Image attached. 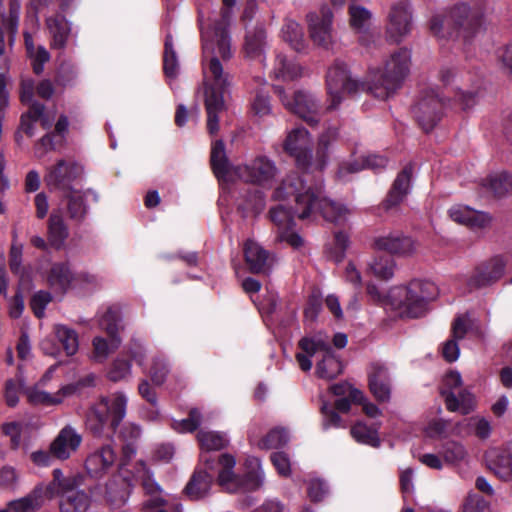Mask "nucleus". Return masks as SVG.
Here are the masks:
<instances>
[{"label": "nucleus", "instance_id": "51", "mask_svg": "<svg viewBox=\"0 0 512 512\" xmlns=\"http://www.w3.org/2000/svg\"><path fill=\"white\" fill-rule=\"evenodd\" d=\"M489 468L503 481L512 478V459L504 453L498 454L491 460Z\"/></svg>", "mask_w": 512, "mask_h": 512}, {"label": "nucleus", "instance_id": "21", "mask_svg": "<svg viewBox=\"0 0 512 512\" xmlns=\"http://www.w3.org/2000/svg\"><path fill=\"white\" fill-rule=\"evenodd\" d=\"M134 487L133 477L123 472L114 474L106 483L105 499L115 509L125 505Z\"/></svg>", "mask_w": 512, "mask_h": 512}, {"label": "nucleus", "instance_id": "37", "mask_svg": "<svg viewBox=\"0 0 512 512\" xmlns=\"http://www.w3.org/2000/svg\"><path fill=\"white\" fill-rule=\"evenodd\" d=\"M68 237V228L62 215L52 213L48 220V240L52 247L59 249Z\"/></svg>", "mask_w": 512, "mask_h": 512}, {"label": "nucleus", "instance_id": "42", "mask_svg": "<svg viewBox=\"0 0 512 512\" xmlns=\"http://www.w3.org/2000/svg\"><path fill=\"white\" fill-rule=\"evenodd\" d=\"M295 206L291 210L286 209L283 205H278L269 210V219L277 227V232L283 231L288 228L295 227L294 217Z\"/></svg>", "mask_w": 512, "mask_h": 512}, {"label": "nucleus", "instance_id": "54", "mask_svg": "<svg viewBox=\"0 0 512 512\" xmlns=\"http://www.w3.org/2000/svg\"><path fill=\"white\" fill-rule=\"evenodd\" d=\"M441 455L445 462L455 464L464 459L466 450L462 444L456 441H447L442 446Z\"/></svg>", "mask_w": 512, "mask_h": 512}, {"label": "nucleus", "instance_id": "14", "mask_svg": "<svg viewBox=\"0 0 512 512\" xmlns=\"http://www.w3.org/2000/svg\"><path fill=\"white\" fill-rule=\"evenodd\" d=\"M505 268L506 261L500 255L482 261L475 266L466 281L468 291L485 288L498 282L503 277Z\"/></svg>", "mask_w": 512, "mask_h": 512}, {"label": "nucleus", "instance_id": "24", "mask_svg": "<svg viewBox=\"0 0 512 512\" xmlns=\"http://www.w3.org/2000/svg\"><path fill=\"white\" fill-rule=\"evenodd\" d=\"M372 247L377 251H385L388 256H405L414 250V242L409 236L400 233H390L386 236L376 237Z\"/></svg>", "mask_w": 512, "mask_h": 512}, {"label": "nucleus", "instance_id": "26", "mask_svg": "<svg viewBox=\"0 0 512 512\" xmlns=\"http://www.w3.org/2000/svg\"><path fill=\"white\" fill-rule=\"evenodd\" d=\"M215 472L207 469L205 466L204 468L197 467L184 488L185 495L190 500L204 498L209 492Z\"/></svg>", "mask_w": 512, "mask_h": 512}, {"label": "nucleus", "instance_id": "44", "mask_svg": "<svg viewBox=\"0 0 512 512\" xmlns=\"http://www.w3.org/2000/svg\"><path fill=\"white\" fill-rule=\"evenodd\" d=\"M258 469L248 470L243 476L239 477L235 474L233 480L225 483L224 485L233 483L236 484L243 491H255L263 483V473L260 470V464L256 460Z\"/></svg>", "mask_w": 512, "mask_h": 512}, {"label": "nucleus", "instance_id": "27", "mask_svg": "<svg viewBox=\"0 0 512 512\" xmlns=\"http://www.w3.org/2000/svg\"><path fill=\"white\" fill-rule=\"evenodd\" d=\"M116 453L111 445H104L91 453L85 461V468L89 475L98 478L113 467Z\"/></svg>", "mask_w": 512, "mask_h": 512}, {"label": "nucleus", "instance_id": "39", "mask_svg": "<svg viewBox=\"0 0 512 512\" xmlns=\"http://www.w3.org/2000/svg\"><path fill=\"white\" fill-rule=\"evenodd\" d=\"M483 186L496 197L506 196L512 191V176L507 172L492 174L484 180Z\"/></svg>", "mask_w": 512, "mask_h": 512}, {"label": "nucleus", "instance_id": "63", "mask_svg": "<svg viewBox=\"0 0 512 512\" xmlns=\"http://www.w3.org/2000/svg\"><path fill=\"white\" fill-rule=\"evenodd\" d=\"M270 460L279 475L288 477L291 474L290 460L285 452H273L270 456Z\"/></svg>", "mask_w": 512, "mask_h": 512}, {"label": "nucleus", "instance_id": "17", "mask_svg": "<svg viewBox=\"0 0 512 512\" xmlns=\"http://www.w3.org/2000/svg\"><path fill=\"white\" fill-rule=\"evenodd\" d=\"M368 388L379 403L389 402L391 398V377L387 366L381 362H372L367 369Z\"/></svg>", "mask_w": 512, "mask_h": 512}, {"label": "nucleus", "instance_id": "25", "mask_svg": "<svg viewBox=\"0 0 512 512\" xmlns=\"http://www.w3.org/2000/svg\"><path fill=\"white\" fill-rule=\"evenodd\" d=\"M450 218L471 229H483L490 225L492 217L486 212L476 211L468 206L455 205L449 211Z\"/></svg>", "mask_w": 512, "mask_h": 512}, {"label": "nucleus", "instance_id": "16", "mask_svg": "<svg viewBox=\"0 0 512 512\" xmlns=\"http://www.w3.org/2000/svg\"><path fill=\"white\" fill-rule=\"evenodd\" d=\"M308 131L295 128L284 142V151L295 159L297 168L307 171L312 165V149L308 145Z\"/></svg>", "mask_w": 512, "mask_h": 512}, {"label": "nucleus", "instance_id": "59", "mask_svg": "<svg viewBox=\"0 0 512 512\" xmlns=\"http://www.w3.org/2000/svg\"><path fill=\"white\" fill-rule=\"evenodd\" d=\"M53 300L52 294L45 290L36 292L30 300V307L33 314L38 319H41L45 314L47 305Z\"/></svg>", "mask_w": 512, "mask_h": 512}, {"label": "nucleus", "instance_id": "9", "mask_svg": "<svg viewBox=\"0 0 512 512\" xmlns=\"http://www.w3.org/2000/svg\"><path fill=\"white\" fill-rule=\"evenodd\" d=\"M365 84L351 77L347 65L336 60L329 67L326 74V88L329 96V110L336 109L342 102L344 94H352L360 88L364 89Z\"/></svg>", "mask_w": 512, "mask_h": 512}, {"label": "nucleus", "instance_id": "6", "mask_svg": "<svg viewBox=\"0 0 512 512\" xmlns=\"http://www.w3.org/2000/svg\"><path fill=\"white\" fill-rule=\"evenodd\" d=\"M84 476L80 473L64 475L61 469L52 471V480L47 483V497L51 500L59 497L60 512H87L91 505V496L80 489Z\"/></svg>", "mask_w": 512, "mask_h": 512}, {"label": "nucleus", "instance_id": "36", "mask_svg": "<svg viewBox=\"0 0 512 512\" xmlns=\"http://www.w3.org/2000/svg\"><path fill=\"white\" fill-rule=\"evenodd\" d=\"M266 30L263 25H256L253 30L247 31L244 43L245 55L251 59L261 56L266 44Z\"/></svg>", "mask_w": 512, "mask_h": 512}, {"label": "nucleus", "instance_id": "60", "mask_svg": "<svg viewBox=\"0 0 512 512\" xmlns=\"http://www.w3.org/2000/svg\"><path fill=\"white\" fill-rule=\"evenodd\" d=\"M364 169L365 165H363L362 158L360 160L353 159L349 161H343L338 166L336 177L343 182H347L349 181L350 175L358 173Z\"/></svg>", "mask_w": 512, "mask_h": 512}, {"label": "nucleus", "instance_id": "45", "mask_svg": "<svg viewBox=\"0 0 512 512\" xmlns=\"http://www.w3.org/2000/svg\"><path fill=\"white\" fill-rule=\"evenodd\" d=\"M330 343L327 338L321 334L311 337L305 336L298 341V347L302 352L310 357L314 356L317 352H322V355L330 350Z\"/></svg>", "mask_w": 512, "mask_h": 512}, {"label": "nucleus", "instance_id": "1", "mask_svg": "<svg viewBox=\"0 0 512 512\" xmlns=\"http://www.w3.org/2000/svg\"><path fill=\"white\" fill-rule=\"evenodd\" d=\"M305 174L291 173L275 189L274 197L278 200L295 201V213L301 220L318 212L325 220L339 223L345 219L347 209L328 199L320 186L307 185Z\"/></svg>", "mask_w": 512, "mask_h": 512}, {"label": "nucleus", "instance_id": "58", "mask_svg": "<svg viewBox=\"0 0 512 512\" xmlns=\"http://www.w3.org/2000/svg\"><path fill=\"white\" fill-rule=\"evenodd\" d=\"M131 373V362L129 359L124 358L123 356L117 357L109 371L108 378L113 382H118L123 380L125 377L130 375Z\"/></svg>", "mask_w": 512, "mask_h": 512}, {"label": "nucleus", "instance_id": "2", "mask_svg": "<svg viewBox=\"0 0 512 512\" xmlns=\"http://www.w3.org/2000/svg\"><path fill=\"white\" fill-rule=\"evenodd\" d=\"M366 290L374 303L401 319L423 316L428 303L438 294V288L433 282L417 279L410 281L407 286L390 289L387 295H382L377 286L372 283L367 285Z\"/></svg>", "mask_w": 512, "mask_h": 512}, {"label": "nucleus", "instance_id": "19", "mask_svg": "<svg viewBox=\"0 0 512 512\" xmlns=\"http://www.w3.org/2000/svg\"><path fill=\"white\" fill-rule=\"evenodd\" d=\"M413 170V164L408 163L397 174L395 180L387 192L386 197L381 202V208L384 211L388 212L394 208H397L406 199L411 189Z\"/></svg>", "mask_w": 512, "mask_h": 512}, {"label": "nucleus", "instance_id": "10", "mask_svg": "<svg viewBox=\"0 0 512 512\" xmlns=\"http://www.w3.org/2000/svg\"><path fill=\"white\" fill-rule=\"evenodd\" d=\"M445 98L433 89L423 90L420 99L412 107V114L419 127L426 133L432 131L442 117Z\"/></svg>", "mask_w": 512, "mask_h": 512}, {"label": "nucleus", "instance_id": "52", "mask_svg": "<svg viewBox=\"0 0 512 512\" xmlns=\"http://www.w3.org/2000/svg\"><path fill=\"white\" fill-rule=\"evenodd\" d=\"M17 234L13 233V239L9 250V269L16 276H23L24 268L22 266L23 245L16 241Z\"/></svg>", "mask_w": 512, "mask_h": 512}, {"label": "nucleus", "instance_id": "33", "mask_svg": "<svg viewBox=\"0 0 512 512\" xmlns=\"http://www.w3.org/2000/svg\"><path fill=\"white\" fill-rule=\"evenodd\" d=\"M244 259L251 273L266 271L269 253L258 243L247 240L244 244Z\"/></svg>", "mask_w": 512, "mask_h": 512}, {"label": "nucleus", "instance_id": "55", "mask_svg": "<svg viewBox=\"0 0 512 512\" xmlns=\"http://www.w3.org/2000/svg\"><path fill=\"white\" fill-rule=\"evenodd\" d=\"M202 415L199 409L191 408L188 417L186 419H182L180 421L173 422L174 430L178 432H194L198 429L201 424Z\"/></svg>", "mask_w": 512, "mask_h": 512}, {"label": "nucleus", "instance_id": "49", "mask_svg": "<svg viewBox=\"0 0 512 512\" xmlns=\"http://www.w3.org/2000/svg\"><path fill=\"white\" fill-rule=\"evenodd\" d=\"M77 77V67L71 62L63 61L56 71L54 80L56 85L66 88L74 86L76 84Z\"/></svg>", "mask_w": 512, "mask_h": 512}, {"label": "nucleus", "instance_id": "62", "mask_svg": "<svg viewBox=\"0 0 512 512\" xmlns=\"http://www.w3.org/2000/svg\"><path fill=\"white\" fill-rule=\"evenodd\" d=\"M138 466L141 467L143 471L142 479H141V485L144 490V492L150 496V498L161 496V488L156 483L151 476L149 475V472L146 468V465L143 461H139L137 463Z\"/></svg>", "mask_w": 512, "mask_h": 512}, {"label": "nucleus", "instance_id": "22", "mask_svg": "<svg viewBox=\"0 0 512 512\" xmlns=\"http://www.w3.org/2000/svg\"><path fill=\"white\" fill-rule=\"evenodd\" d=\"M82 442V436L70 425L63 427L50 444L55 459L66 460L76 452Z\"/></svg>", "mask_w": 512, "mask_h": 512}, {"label": "nucleus", "instance_id": "61", "mask_svg": "<svg viewBox=\"0 0 512 512\" xmlns=\"http://www.w3.org/2000/svg\"><path fill=\"white\" fill-rule=\"evenodd\" d=\"M28 401L32 405L52 406L62 403V397L53 396L46 391L32 390L27 395Z\"/></svg>", "mask_w": 512, "mask_h": 512}, {"label": "nucleus", "instance_id": "8", "mask_svg": "<svg viewBox=\"0 0 512 512\" xmlns=\"http://www.w3.org/2000/svg\"><path fill=\"white\" fill-rule=\"evenodd\" d=\"M206 70L210 74V80L205 83L207 131L215 135L219 131V114L225 110L224 94L230 86V79L216 55L210 58L208 66L204 67Z\"/></svg>", "mask_w": 512, "mask_h": 512}, {"label": "nucleus", "instance_id": "57", "mask_svg": "<svg viewBox=\"0 0 512 512\" xmlns=\"http://www.w3.org/2000/svg\"><path fill=\"white\" fill-rule=\"evenodd\" d=\"M337 134L338 132L336 128H328L319 137L317 157L318 166L320 169H322L326 164L328 148L330 146V143L337 137Z\"/></svg>", "mask_w": 512, "mask_h": 512}, {"label": "nucleus", "instance_id": "11", "mask_svg": "<svg viewBox=\"0 0 512 512\" xmlns=\"http://www.w3.org/2000/svg\"><path fill=\"white\" fill-rule=\"evenodd\" d=\"M274 92L286 109L303 119L309 126L319 123L320 104L315 97L304 91H296L288 96L282 86H275Z\"/></svg>", "mask_w": 512, "mask_h": 512}, {"label": "nucleus", "instance_id": "29", "mask_svg": "<svg viewBox=\"0 0 512 512\" xmlns=\"http://www.w3.org/2000/svg\"><path fill=\"white\" fill-rule=\"evenodd\" d=\"M210 165L215 177L219 181H228L233 175V168L226 155L225 143L218 139L212 143Z\"/></svg>", "mask_w": 512, "mask_h": 512}, {"label": "nucleus", "instance_id": "3", "mask_svg": "<svg viewBox=\"0 0 512 512\" xmlns=\"http://www.w3.org/2000/svg\"><path fill=\"white\" fill-rule=\"evenodd\" d=\"M483 21L481 6L460 2L452 6L445 16H433L429 28L435 36H444L443 30L446 29L449 38L462 39L464 44H469L481 31Z\"/></svg>", "mask_w": 512, "mask_h": 512}, {"label": "nucleus", "instance_id": "56", "mask_svg": "<svg viewBox=\"0 0 512 512\" xmlns=\"http://www.w3.org/2000/svg\"><path fill=\"white\" fill-rule=\"evenodd\" d=\"M227 24L217 23L215 25V36L217 38V54L223 59L227 60L231 57L230 38L226 29Z\"/></svg>", "mask_w": 512, "mask_h": 512}, {"label": "nucleus", "instance_id": "20", "mask_svg": "<svg viewBox=\"0 0 512 512\" xmlns=\"http://www.w3.org/2000/svg\"><path fill=\"white\" fill-rule=\"evenodd\" d=\"M333 14L329 7L323 6L320 13L307 15L309 33L314 44L327 48L331 43V25Z\"/></svg>", "mask_w": 512, "mask_h": 512}, {"label": "nucleus", "instance_id": "5", "mask_svg": "<svg viewBox=\"0 0 512 512\" xmlns=\"http://www.w3.org/2000/svg\"><path fill=\"white\" fill-rule=\"evenodd\" d=\"M411 53L407 48H400L391 54L383 69H370L369 90L375 97L386 100L400 89L409 74Z\"/></svg>", "mask_w": 512, "mask_h": 512}, {"label": "nucleus", "instance_id": "28", "mask_svg": "<svg viewBox=\"0 0 512 512\" xmlns=\"http://www.w3.org/2000/svg\"><path fill=\"white\" fill-rule=\"evenodd\" d=\"M75 280L68 262L53 263L47 274V283L51 289L60 294H65Z\"/></svg>", "mask_w": 512, "mask_h": 512}, {"label": "nucleus", "instance_id": "35", "mask_svg": "<svg viewBox=\"0 0 512 512\" xmlns=\"http://www.w3.org/2000/svg\"><path fill=\"white\" fill-rule=\"evenodd\" d=\"M343 371V364L335 355L332 347L322 355V359L316 365V374L322 379H334Z\"/></svg>", "mask_w": 512, "mask_h": 512}, {"label": "nucleus", "instance_id": "12", "mask_svg": "<svg viewBox=\"0 0 512 512\" xmlns=\"http://www.w3.org/2000/svg\"><path fill=\"white\" fill-rule=\"evenodd\" d=\"M121 310L118 306L109 307L100 319V326L109 337V342L102 337L93 339L94 357L97 360L105 359L110 351L116 350L121 344L119 337Z\"/></svg>", "mask_w": 512, "mask_h": 512}, {"label": "nucleus", "instance_id": "41", "mask_svg": "<svg viewBox=\"0 0 512 512\" xmlns=\"http://www.w3.org/2000/svg\"><path fill=\"white\" fill-rule=\"evenodd\" d=\"M179 71V63L176 51L173 46V39L170 34L166 35L163 53V72L167 78L174 79Z\"/></svg>", "mask_w": 512, "mask_h": 512}, {"label": "nucleus", "instance_id": "13", "mask_svg": "<svg viewBox=\"0 0 512 512\" xmlns=\"http://www.w3.org/2000/svg\"><path fill=\"white\" fill-rule=\"evenodd\" d=\"M82 172V167L76 162L60 159L46 169L44 182L49 191L67 193L74 190L72 184L81 176Z\"/></svg>", "mask_w": 512, "mask_h": 512}, {"label": "nucleus", "instance_id": "15", "mask_svg": "<svg viewBox=\"0 0 512 512\" xmlns=\"http://www.w3.org/2000/svg\"><path fill=\"white\" fill-rule=\"evenodd\" d=\"M276 171V166L270 159L259 156L248 164L234 167L233 175L246 183L265 186L271 183Z\"/></svg>", "mask_w": 512, "mask_h": 512}, {"label": "nucleus", "instance_id": "40", "mask_svg": "<svg viewBox=\"0 0 512 512\" xmlns=\"http://www.w3.org/2000/svg\"><path fill=\"white\" fill-rule=\"evenodd\" d=\"M274 73L277 78L283 80H294L302 75V67L287 59L283 54H277L274 64Z\"/></svg>", "mask_w": 512, "mask_h": 512}, {"label": "nucleus", "instance_id": "30", "mask_svg": "<svg viewBox=\"0 0 512 512\" xmlns=\"http://www.w3.org/2000/svg\"><path fill=\"white\" fill-rule=\"evenodd\" d=\"M47 497V484L40 483L26 496L10 501L7 506L13 512H34L40 509Z\"/></svg>", "mask_w": 512, "mask_h": 512}, {"label": "nucleus", "instance_id": "23", "mask_svg": "<svg viewBox=\"0 0 512 512\" xmlns=\"http://www.w3.org/2000/svg\"><path fill=\"white\" fill-rule=\"evenodd\" d=\"M92 197L94 202L99 201V194L91 188L86 190H72L65 193L68 217L76 223H82L88 214L87 199Z\"/></svg>", "mask_w": 512, "mask_h": 512}, {"label": "nucleus", "instance_id": "47", "mask_svg": "<svg viewBox=\"0 0 512 512\" xmlns=\"http://www.w3.org/2000/svg\"><path fill=\"white\" fill-rule=\"evenodd\" d=\"M170 372L169 364L164 356L156 355L151 360L148 375L156 386L162 385Z\"/></svg>", "mask_w": 512, "mask_h": 512}, {"label": "nucleus", "instance_id": "4", "mask_svg": "<svg viewBox=\"0 0 512 512\" xmlns=\"http://www.w3.org/2000/svg\"><path fill=\"white\" fill-rule=\"evenodd\" d=\"M127 398L122 393L102 396L86 414V428L98 438L111 439L126 415Z\"/></svg>", "mask_w": 512, "mask_h": 512}, {"label": "nucleus", "instance_id": "53", "mask_svg": "<svg viewBox=\"0 0 512 512\" xmlns=\"http://www.w3.org/2000/svg\"><path fill=\"white\" fill-rule=\"evenodd\" d=\"M320 412L322 414V428L323 430H328L330 428H341L344 427L343 420L337 411L333 408V406L323 401L320 407Z\"/></svg>", "mask_w": 512, "mask_h": 512}, {"label": "nucleus", "instance_id": "18", "mask_svg": "<svg viewBox=\"0 0 512 512\" xmlns=\"http://www.w3.org/2000/svg\"><path fill=\"white\" fill-rule=\"evenodd\" d=\"M412 12L407 1H400L391 7L389 23L387 25L388 37L399 43L403 37L411 32Z\"/></svg>", "mask_w": 512, "mask_h": 512}, {"label": "nucleus", "instance_id": "7", "mask_svg": "<svg viewBox=\"0 0 512 512\" xmlns=\"http://www.w3.org/2000/svg\"><path fill=\"white\" fill-rule=\"evenodd\" d=\"M197 441L201 449L200 462L211 471H217V480L220 485L233 480V471L236 461L233 455L224 453L219 456H212L211 451H219L226 448L229 440L226 434L216 431L200 430L197 433Z\"/></svg>", "mask_w": 512, "mask_h": 512}, {"label": "nucleus", "instance_id": "32", "mask_svg": "<svg viewBox=\"0 0 512 512\" xmlns=\"http://www.w3.org/2000/svg\"><path fill=\"white\" fill-rule=\"evenodd\" d=\"M462 378L459 372L449 371L442 380L439 394L444 399L446 409L449 412H457L459 399L454 390L461 387Z\"/></svg>", "mask_w": 512, "mask_h": 512}, {"label": "nucleus", "instance_id": "46", "mask_svg": "<svg viewBox=\"0 0 512 512\" xmlns=\"http://www.w3.org/2000/svg\"><path fill=\"white\" fill-rule=\"evenodd\" d=\"M55 334L67 356L76 354L79 348V342L75 330L64 325H58L55 328Z\"/></svg>", "mask_w": 512, "mask_h": 512}, {"label": "nucleus", "instance_id": "48", "mask_svg": "<svg viewBox=\"0 0 512 512\" xmlns=\"http://www.w3.org/2000/svg\"><path fill=\"white\" fill-rule=\"evenodd\" d=\"M369 268L375 277L389 280L394 274L395 261L391 256L375 257L369 264Z\"/></svg>", "mask_w": 512, "mask_h": 512}, {"label": "nucleus", "instance_id": "50", "mask_svg": "<svg viewBox=\"0 0 512 512\" xmlns=\"http://www.w3.org/2000/svg\"><path fill=\"white\" fill-rule=\"evenodd\" d=\"M288 442L287 431L283 428L271 429L259 442L257 443L260 449L270 450L278 449L286 445Z\"/></svg>", "mask_w": 512, "mask_h": 512}, {"label": "nucleus", "instance_id": "34", "mask_svg": "<svg viewBox=\"0 0 512 512\" xmlns=\"http://www.w3.org/2000/svg\"><path fill=\"white\" fill-rule=\"evenodd\" d=\"M266 205L265 194L257 188L248 189L243 201L238 204L237 211L242 218L257 217L262 213Z\"/></svg>", "mask_w": 512, "mask_h": 512}, {"label": "nucleus", "instance_id": "43", "mask_svg": "<svg viewBox=\"0 0 512 512\" xmlns=\"http://www.w3.org/2000/svg\"><path fill=\"white\" fill-rule=\"evenodd\" d=\"M282 37L293 50L297 52L304 50L305 41L303 38V30L297 22L287 20L282 27Z\"/></svg>", "mask_w": 512, "mask_h": 512}, {"label": "nucleus", "instance_id": "64", "mask_svg": "<svg viewBox=\"0 0 512 512\" xmlns=\"http://www.w3.org/2000/svg\"><path fill=\"white\" fill-rule=\"evenodd\" d=\"M462 512H490L488 502L478 494L468 495Z\"/></svg>", "mask_w": 512, "mask_h": 512}, {"label": "nucleus", "instance_id": "38", "mask_svg": "<svg viewBox=\"0 0 512 512\" xmlns=\"http://www.w3.org/2000/svg\"><path fill=\"white\" fill-rule=\"evenodd\" d=\"M350 434L353 439L360 444L368 445L373 448H378L381 445L377 429L363 422L355 423L350 429Z\"/></svg>", "mask_w": 512, "mask_h": 512}, {"label": "nucleus", "instance_id": "31", "mask_svg": "<svg viewBox=\"0 0 512 512\" xmlns=\"http://www.w3.org/2000/svg\"><path fill=\"white\" fill-rule=\"evenodd\" d=\"M46 26L51 35V48L64 49L71 32L70 23L64 15L57 14L46 19Z\"/></svg>", "mask_w": 512, "mask_h": 512}]
</instances>
